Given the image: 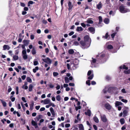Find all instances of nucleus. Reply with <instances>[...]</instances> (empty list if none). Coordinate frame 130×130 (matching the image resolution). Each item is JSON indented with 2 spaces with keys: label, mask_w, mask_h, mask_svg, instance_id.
<instances>
[{
  "label": "nucleus",
  "mask_w": 130,
  "mask_h": 130,
  "mask_svg": "<svg viewBox=\"0 0 130 130\" xmlns=\"http://www.w3.org/2000/svg\"><path fill=\"white\" fill-rule=\"evenodd\" d=\"M93 74H92L91 75L88 77V79H89L91 80L93 78Z\"/></svg>",
  "instance_id": "obj_40"
},
{
  "label": "nucleus",
  "mask_w": 130,
  "mask_h": 130,
  "mask_svg": "<svg viewBox=\"0 0 130 130\" xmlns=\"http://www.w3.org/2000/svg\"><path fill=\"white\" fill-rule=\"evenodd\" d=\"M119 68L120 69H122L123 68V69L127 70L128 69V68L126 67L125 65H123V66H121Z\"/></svg>",
  "instance_id": "obj_28"
},
{
  "label": "nucleus",
  "mask_w": 130,
  "mask_h": 130,
  "mask_svg": "<svg viewBox=\"0 0 130 130\" xmlns=\"http://www.w3.org/2000/svg\"><path fill=\"white\" fill-rule=\"evenodd\" d=\"M26 80L27 82L31 83L32 82V80L29 77H28L27 78Z\"/></svg>",
  "instance_id": "obj_38"
},
{
  "label": "nucleus",
  "mask_w": 130,
  "mask_h": 130,
  "mask_svg": "<svg viewBox=\"0 0 130 130\" xmlns=\"http://www.w3.org/2000/svg\"><path fill=\"white\" fill-rule=\"evenodd\" d=\"M83 27L85 28L86 27V25L84 23H82L80 24Z\"/></svg>",
  "instance_id": "obj_52"
},
{
  "label": "nucleus",
  "mask_w": 130,
  "mask_h": 130,
  "mask_svg": "<svg viewBox=\"0 0 130 130\" xmlns=\"http://www.w3.org/2000/svg\"><path fill=\"white\" fill-rule=\"evenodd\" d=\"M99 22V24H100L102 22V17L101 16H100L98 18Z\"/></svg>",
  "instance_id": "obj_37"
},
{
  "label": "nucleus",
  "mask_w": 130,
  "mask_h": 130,
  "mask_svg": "<svg viewBox=\"0 0 130 130\" xmlns=\"http://www.w3.org/2000/svg\"><path fill=\"white\" fill-rule=\"evenodd\" d=\"M42 60L44 62L50 65L52 63L51 60L48 57H47L45 59H42Z\"/></svg>",
  "instance_id": "obj_5"
},
{
  "label": "nucleus",
  "mask_w": 130,
  "mask_h": 130,
  "mask_svg": "<svg viewBox=\"0 0 130 130\" xmlns=\"http://www.w3.org/2000/svg\"><path fill=\"white\" fill-rule=\"evenodd\" d=\"M83 28L81 27H77L76 30L78 31H82Z\"/></svg>",
  "instance_id": "obj_29"
},
{
  "label": "nucleus",
  "mask_w": 130,
  "mask_h": 130,
  "mask_svg": "<svg viewBox=\"0 0 130 130\" xmlns=\"http://www.w3.org/2000/svg\"><path fill=\"white\" fill-rule=\"evenodd\" d=\"M20 5L21 6L23 7H24L25 6V4L23 3H21Z\"/></svg>",
  "instance_id": "obj_60"
},
{
  "label": "nucleus",
  "mask_w": 130,
  "mask_h": 130,
  "mask_svg": "<svg viewBox=\"0 0 130 130\" xmlns=\"http://www.w3.org/2000/svg\"><path fill=\"white\" fill-rule=\"evenodd\" d=\"M91 111L89 109L86 112H85V114L89 116H90L91 115Z\"/></svg>",
  "instance_id": "obj_19"
},
{
  "label": "nucleus",
  "mask_w": 130,
  "mask_h": 130,
  "mask_svg": "<svg viewBox=\"0 0 130 130\" xmlns=\"http://www.w3.org/2000/svg\"><path fill=\"white\" fill-rule=\"evenodd\" d=\"M117 34V33L116 32H115L113 34H112L111 35V37L113 39L114 38L115 36Z\"/></svg>",
  "instance_id": "obj_46"
},
{
  "label": "nucleus",
  "mask_w": 130,
  "mask_h": 130,
  "mask_svg": "<svg viewBox=\"0 0 130 130\" xmlns=\"http://www.w3.org/2000/svg\"><path fill=\"white\" fill-rule=\"evenodd\" d=\"M32 4V1H30L28 3V6L29 7H30V5Z\"/></svg>",
  "instance_id": "obj_45"
},
{
  "label": "nucleus",
  "mask_w": 130,
  "mask_h": 130,
  "mask_svg": "<svg viewBox=\"0 0 130 130\" xmlns=\"http://www.w3.org/2000/svg\"><path fill=\"white\" fill-rule=\"evenodd\" d=\"M22 88L26 90L28 88L27 86L25 85H23L22 87Z\"/></svg>",
  "instance_id": "obj_56"
},
{
  "label": "nucleus",
  "mask_w": 130,
  "mask_h": 130,
  "mask_svg": "<svg viewBox=\"0 0 130 130\" xmlns=\"http://www.w3.org/2000/svg\"><path fill=\"white\" fill-rule=\"evenodd\" d=\"M102 5L101 2H100L96 5L97 9L99 10L100 9L102 8Z\"/></svg>",
  "instance_id": "obj_14"
},
{
  "label": "nucleus",
  "mask_w": 130,
  "mask_h": 130,
  "mask_svg": "<svg viewBox=\"0 0 130 130\" xmlns=\"http://www.w3.org/2000/svg\"><path fill=\"white\" fill-rule=\"evenodd\" d=\"M68 6L69 7V10L70 11V10H71L72 7L73 5L72 4V3L70 2L69 1L68 2Z\"/></svg>",
  "instance_id": "obj_17"
},
{
  "label": "nucleus",
  "mask_w": 130,
  "mask_h": 130,
  "mask_svg": "<svg viewBox=\"0 0 130 130\" xmlns=\"http://www.w3.org/2000/svg\"><path fill=\"white\" fill-rule=\"evenodd\" d=\"M101 118L102 121L104 122H107V119L106 116L105 115H102L101 116Z\"/></svg>",
  "instance_id": "obj_7"
},
{
  "label": "nucleus",
  "mask_w": 130,
  "mask_h": 130,
  "mask_svg": "<svg viewBox=\"0 0 130 130\" xmlns=\"http://www.w3.org/2000/svg\"><path fill=\"white\" fill-rule=\"evenodd\" d=\"M0 101H1L2 103V104L3 106L4 107L6 106L7 105L5 101H3L2 100H0Z\"/></svg>",
  "instance_id": "obj_27"
},
{
  "label": "nucleus",
  "mask_w": 130,
  "mask_h": 130,
  "mask_svg": "<svg viewBox=\"0 0 130 130\" xmlns=\"http://www.w3.org/2000/svg\"><path fill=\"white\" fill-rule=\"evenodd\" d=\"M87 22V23L89 24H92L93 23V21L91 20L90 19H87V20L85 22Z\"/></svg>",
  "instance_id": "obj_20"
},
{
  "label": "nucleus",
  "mask_w": 130,
  "mask_h": 130,
  "mask_svg": "<svg viewBox=\"0 0 130 130\" xmlns=\"http://www.w3.org/2000/svg\"><path fill=\"white\" fill-rule=\"evenodd\" d=\"M26 77V75H23L21 76V78L23 80H24L25 79Z\"/></svg>",
  "instance_id": "obj_59"
},
{
  "label": "nucleus",
  "mask_w": 130,
  "mask_h": 130,
  "mask_svg": "<svg viewBox=\"0 0 130 130\" xmlns=\"http://www.w3.org/2000/svg\"><path fill=\"white\" fill-rule=\"evenodd\" d=\"M56 100L58 101H60L61 100V98L59 95H58L56 96Z\"/></svg>",
  "instance_id": "obj_33"
},
{
  "label": "nucleus",
  "mask_w": 130,
  "mask_h": 130,
  "mask_svg": "<svg viewBox=\"0 0 130 130\" xmlns=\"http://www.w3.org/2000/svg\"><path fill=\"white\" fill-rule=\"evenodd\" d=\"M49 104L50 105V106H52L53 107H55V106L54 105V104L53 103H49Z\"/></svg>",
  "instance_id": "obj_58"
},
{
  "label": "nucleus",
  "mask_w": 130,
  "mask_h": 130,
  "mask_svg": "<svg viewBox=\"0 0 130 130\" xmlns=\"http://www.w3.org/2000/svg\"><path fill=\"white\" fill-rule=\"evenodd\" d=\"M109 89L112 90L113 93L115 94H117L118 93V89L116 87H111L109 88Z\"/></svg>",
  "instance_id": "obj_6"
},
{
  "label": "nucleus",
  "mask_w": 130,
  "mask_h": 130,
  "mask_svg": "<svg viewBox=\"0 0 130 130\" xmlns=\"http://www.w3.org/2000/svg\"><path fill=\"white\" fill-rule=\"evenodd\" d=\"M120 121L121 124L123 125L124 123L125 122V120L124 118H122L120 120Z\"/></svg>",
  "instance_id": "obj_26"
},
{
  "label": "nucleus",
  "mask_w": 130,
  "mask_h": 130,
  "mask_svg": "<svg viewBox=\"0 0 130 130\" xmlns=\"http://www.w3.org/2000/svg\"><path fill=\"white\" fill-rule=\"evenodd\" d=\"M24 59H26L27 58V56L26 54L22 55Z\"/></svg>",
  "instance_id": "obj_47"
},
{
  "label": "nucleus",
  "mask_w": 130,
  "mask_h": 130,
  "mask_svg": "<svg viewBox=\"0 0 130 130\" xmlns=\"http://www.w3.org/2000/svg\"><path fill=\"white\" fill-rule=\"evenodd\" d=\"M115 107H117L119 106L122 105L123 103L120 102L116 101L115 102Z\"/></svg>",
  "instance_id": "obj_10"
},
{
  "label": "nucleus",
  "mask_w": 130,
  "mask_h": 130,
  "mask_svg": "<svg viewBox=\"0 0 130 130\" xmlns=\"http://www.w3.org/2000/svg\"><path fill=\"white\" fill-rule=\"evenodd\" d=\"M91 39L89 36L88 35L85 36L84 37V41L80 42V43L83 49L87 48L89 47L91 42Z\"/></svg>",
  "instance_id": "obj_1"
},
{
  "label": "nucleus",
  "mask_w": 130,
  "mask_h": 130,
  "mask_svg": "<svg viewBox=\"0 0 130 130\" xmlns=\"http://www.w3.org/2000/svg\"><path fill=\"white\" fill-rule=\"evenodd\" d=\"M53 75L54 77H56L59 75V74L57 72H54L53 73Z\"/></svg>",
  "instance_id": "obj_39"
},
{
  "label": "nucleus",
  "mask_w": 130,
  "mask_h": 130,
  "mask_svg": "<svg viewBox=\"0 0 130 130\" xmlns=\"http://www.w3.org/2000/svg\"><path fill=\"white\" fill-rule=\"evenodd\" d=\"M32 85L31 84L30 85L29 87V91H31L32 90Z\"/></svg>",
  "instance_id": "obj_43"
},
{
  "label": "nucleus",
  "mask_w": 130,
  "mask_h": 130,
  "mask_svg": "<svg viewBox=\"0 0 130 130\" xmlns=\"http://www.w3.org/2000/svg\"><path fill=\"white\" fill-rule=\"evenodd\" d=\"M104 106L105 107L107 110H110L111 108V106L108 103H106L105 104Z\"/></svg>",
  "instance_id": "obj_8"
},
{
  "label": "nucleus",
  "mask_w": 130,
  "mask_h": 130,
  "mask_svg": "<svg viewBox=\"0 0 130 130\" xmlns=\"http://www.w3.org/2000/svg\"><path fill=\"white\" fill-rule=\"evenodd\" d=\"M50 111L53 117L55 116V115L54 111L52 107H51L50 108Z\"/></svg>",
  "instance_id": "obj_16"
},
{
  "label": "nucleus",
  "mask_w": 130,
  "mask_h": 130,
  "mask_svg": "<svg viewBox=\"0 0 130 130\" xmlns=\"http://www.w3.org/2000/svg\"><path fill=\"white\" fill-rule=\"evenodd\" d=\"M8 91L9 92L11 91L12 90V88L10 87V86H8Z\"/></svg>",
  "instance_id": "obj_53"
},
{
  "label": "nucleus",
  "mask_w": 130,
  "mask_h": 130,
  "mask_svg": "<svg viewBox=\"0 0 130 130\" xmlns=\"http://www.w3.org/2000/svg\"><path fill=\"white\" fill-rule=\"evenodd\" d=\"M109 35H108V32L106 33L105 36H103L102 38L107 40H109Z\"/></svg>",
  "instance_id": "obj_11"
},
{
  "label": "nucleus",
  "mask_w": 130,
  "mask_h": 130,
  "mask_svg": "<svg viewBox=\"0 0 130 130\" xmlns=\"http://www.w3.org/2000/svg\"><path fill=\"white\" fill-rule=\"evenodd\" d=\"M22 55L26 54V50H23L22 51Z\"/></svg>",
  "instance_id": "obj_50"
},
{
  "label": "nucleus",
  "mask_w": 130,
  "mask_h": 130,
  "mask_svg": "<svg viewBox=\"0 0 130 130\" xmlns=\"http://www.w3.org/2000/svg\"><path fill=\"white\" fill-rule=\"evenodd\" d=\"M33 126H35V128H37L38 127V126L37 123L35 122L33 120Z\"/></svg>",
  "instance_id": "obj_42"
},
{
  "label": "nucleus",
  "mask_w": 130,
  "mask_h": 130,
  "mask_svg": "<svg viewBox=\"0 0 130 130\" xmlns=\"http://www.w3.org/2000/svg\"><path fill=\"white\" fill-rule=\"evenodd\" d=\"M107 43L106 44V45L107 46V48L108 49H112L113 48V47L111 45H107Z\"/></svg>",
  "instance_id": "obj_21"
},
{
  "label": "nucleus",
  "mask_w": 130,
  "mask_h": 130,
  "mask_svg": "<svg viewBox=\"0 0 130 130\" xmlns=\"http://www.w3.org/2000/svg\"><path fill=\"white\" fill-rule=\"evenodd\" d=\"M89 30L92 34H94L95 32V29L92 27H90L88 28Z\"/></svg>",
  "instance_id": "obj_9"
},
{
  "label": "nucleus",
  "mask_w": 130,
  "mask_h": 130,
  "mask_svg": "<svg viewBox=\"0 0 130 130\" xmlns=\"http://www.w3.org/2000/svg\"><path fill=\"white\" fill-rule=\"evenodd\" d=\"M79 63V61L76 58L74 59L73 60V63L74 64V67L76 69L78 67Z\"/></svg>",
  "instance_id": "obj_4"
},
{
  "label": "nucleus",
  "mask_w": 130,
  "mask_h": 130,
  "mask_svg": "<svg viewBox=\"0 0 130 130\" xmlns=\"http://www.w3.org/2000/svg\"><path fill=\"white\" fill-rule=\"evenodd\" d=\"M104 22L105 23L107 24L109 23V20L108 18H105L104 20Z\"/></svg>",
  "instance_id": "obj_22"
},
{
  "label": "nucleus",
  "mask_w": 130,
  "mask_h": 130,
  "mask_svg": "<svg viewBox=\"0 0 130 130\" xmlns=\"http://www.w3.org/2000/svg\"><path fill=\"white\" fill-rule=\"evenodd\" d=\"M128 111L127 110H125L123 111V117H125L127 116L128 114Z\"/></svg>",
  "instance_id": "obj_15"
},
{
  "label": "nucleus",
  "mask_w": 130,
  "mask_h": 130,
  "mask_svg": "<svg viewBox=\"0 0 130 130\" xmlns=\"http://www.w3.org/2000/svg\"><path fill=\"white\" fill-rule=\"evenodd\" d=\"M90 80H88L86 81V83L88 85V86H90Z\"/></svg>",
  "instance_id": "obj_49"
},
{
  "label": "nucleus",
  "mask_w": 130,
  "mask_h": 130,
  "mask_svg": "<svg viewBox=\"0 0 130 130\" xmlns=\"http://www.w3.org/2000/svg\"><path fill=\"white\" fill-rule=\"evenodd\" d=\"M120 11L122 13H124L126 12L130 11V10L128 9L125 8L124 7L123 5H121L119 7Z\"/></svg>",
  "instance_id": "obj_3"
},
{
  "label": "nucleus",
  "mask_w": 130,
  "mask_h": 130,
  "mask_svg": "<svg viewBox=\"0 0 130 130\" xmlns=\"http://www.w3.org/2000/svg\"><path fill=\"white\" fill-rule=\"evenodd\" d=\"M92 73V71L91 70H89L87 73V75L88 76L90 75Z\"/></svg>",
  "instance_id": "obj_57"
},
{
  "label": "nucleus",
  "mask_w": 130,
  "mask_h": 130,
  "mask_svg": "<svg viewBox=\"0 0 130 130\" xmlns=\"http://www.w3.org/2000/svg\"><path fill=\"white\" fill-rule=\"evenodd\" d=\"M121 101L125 103H127V100L126 99H122L121 100Z\"/></svg>",
  "instance_id": "obj_48"
},
{
  "label": "nucleus",
  "mask_w": 130,
  "mask_h": 130,
  "mask_svg": "<svg viewBox=\"0 0 130 130\" xmlns=\"http://www.w3.org/2000/svg\"><path fill=\"white\" fill-rule=\"evenodd\" d=\"M106 78L107 80H109L111 79V77L109 76H107L106 77Z\"/></svg>",
  "instance_id": "obj_63"
},
{
  "label": "nucleus",
  "mask_w": 130,
  "mask_h": 130,
  "mask_svg": "<svg viewBox=\"0 0 130 130\" xmlns=\"http://www.w3.org/2000/svg\"><path fill=\"white\" fill-rule=\"evenodd\" d=\"M74 53V51L73 49H70L68 51V53L70 54H73Z\"/></svg>",
  "instance_id": "obj_23"
},
{
  "label": "nucleus",
  "mask_w": 130,
  "mask_h": 130,
  "mask_svg": "<svg viewBox=\"0 0 130 130\" xmlns=\"http://www.w3.org/2000/svg\"><path fill=\"white\" fill-rule=\"evenodd\" d=\"M109 88H108V87L107 86H106L105 87V88L103 89V91L104 93H105L106 92L107 90H108V91H109V90H110V89H109Z\"/></svg>",
  "instance_id": "obj_24"
},
{
  "label": "nucleus",
  "mask_w": 130,
  "mask_h": 130,
  "mask_svg": "<svg viewBox=\"0 0 130 130\" xmlns=\"http://www.w3.org/2000/svg\"><path fill=\"white\" fill-rule=\"evenodd\" d=\"M64 80L66 83H68L69 82V78L67 77H64Z\"/></svg>",
  "instance_id": "obj_34"
},
{
  "label": "nucleus",
  "mask_w": 130,
  "mask_h": 130,
  "mask_svg": "<svg viewBox=\"0 0 130 130\" xmlns=\"http://www.w3.org/2000/svg\"><path fill=\"white\" fill-rule=\"evenodd\" d=\"M92 60L91 61V64L92 65H94V64L97 61L98 62L97 60V59H96V60L95 59H93V58H92Z\"/></svg>",
  "instance_id": "obj_25"
},
{
  "label": "nucleus",
  "mask_w": 130,
  "mask_h": 130,
  "mask_svg": "<svg viewBox=\"0 0 130 130\" xmlns=\"http://www.w3.org/2000/svg\"><path fill=\"white\" fill-rule=\"evenodd\" d=\"M93 120L96 123L99 122V120L98 118L96 117H94L93 118Z\"/></svg>",
  "instance_id": "obj_31"
},
{
  "label": "nucleus",
  "mask_w": 130,
  "mask_h": 130,
  "mask_svg": "<svg viewBox=\"0 0 130 130\" xmlns=\"http://www.w3.org/2000/svg\"><path fill=\"white\" fill-rule=\"evenodd\" d=\"M67 69L69 70L70 69V65L69 63H67Z\"/></svg>",
  "instance_id": "obj_51"
},
{
  "label": "nucleus",
  "mask_w": 130,
  "mask_h": 130,
  "mask_svg": "<svg viewBox=\"0 0 130 130\" xmlns=\"http://www.w3.org/2000/svg\"><path fill=\"white\" fill-rule=\"evenodd\" d=\"M10 47L9 46L7 45H4L3 46V50H9L10 49Z\"/></svg>",
  "instance_id": "obj_13"
},
{
  "label": "nucleus",
  "mask_w": 130,
  "mask_h": 130,
  "mask_svg": "<svg viewBox=\"0 0 130 130\" xmlns=\"http://www.w3.org/2000/svg\"><path fill=\"white\" fill-rule=\"evenodd\" d=\"M17 108L18 109H20L21 108V106L20 104H17Z\"/></svg>",
  "instance_id": "obj_64"
},
{
  "label": "nucleus",
  "mask_w": 130,
  "mask_h": 130,
  "mask_svg": "<svg viewBox=\"0 0 130 130\" xmlns=\"http://www.w3.org/2000/svg\"><path fill=\"white\" fill-rule=\"evenodd\" d=\"M79 128L80 130H84V127L83 124H80L79 125Z\"/></svg>",
  "instance_id": "obj_30"
},
{
  "label": "nucleus",
  "mask_w": 130,
  "mask_h": 130,
  "mask_svg": "<svg viewBox=\"0 0 130 130\" xmlns=\"http://www.w3.org/2000/svg\"><path fill=\"white\" fill-rule=\"evenodd\" d=\"M22 100L24 102L26 103V100L25 98L24 97H22Z\"/></svg>",
  "instance_id": "obj_61"
},
{
  "label": "nucleus",
  "mask_w": 130,
  "mask_h": 130,
  "mask_svg": "<svg viewBox=\"0 0 130 130\" xmlns=\"http://www.w3.org/2000/svg\"><path fill=\"white\" fill-rule=\"evenodd\" d=\"M109 14L110 15L112 14L113 16L115 14L112 11H110L109 12Z\"/></svg>",
  "instance_id": "obj_54"
},
{
  "label": "nucleus",
  "mask_w": 130,
  "mask_h": 130,
  "mask_svg": "<svg viewBox=\"0 0 130 130\" xmlns=\"http://www.w3.org/2000/svg\"><path fill=\"white\" fill-rule=\"evenodd\" d=\"M39 64L38 61L36 60V59H35L34 62V64L35 66H36Z\"/></svg>",
  "instance_id": "obj_41"
},
{
  "label": "nucleus",
  "mask_w": 130,
  "mask_h": 130,
  "mask_svg": "<svg viewBox=\"0 0 130 130\" xmlns=\"http://www.w3.org/2000/svg\"><path fill=\"white\" fill-rule=\"evenodd\" d=\"M50 100L49 98H47L46 99L44 100V101L43 103L45 104H47L50 103Z\"/></svg>",
  "instance_id": "obj_12"
},
{
  "label": "nucleus",
  "mask_w": 130,
  "mask_h": 130,
  "mask_svg": "<svg viewBox=\"0 0 130 130\" xmlns=\"http://www.w3.org/2000/svg\"><path fill=\"white\" fill-rule=\"evenodd\" d=\"M39 70V67L38 66H36L35 67V68L33 69V72L36 73L37 71Z\"/></svg>",
  "instance_id": "obj_35"
},
{
  "label": "nucleus",
  "mask_w": 130,
  "mask_h": 130,
  "mask_svg": "<svg viewBox=\"0 0 130 130\" xmlns=\"http://www.w3.org/2000/svg\"><path fill=\"white\" fill-rule=\"evenodd\" d=\"M25 46H26L24 45H22V46L23 50H26V49L25 48Z\"/></svg>",
  "instance_id": "obj_62"
},
{
  "label": "nucleus",
  "mask_w": 130,
  "mask_h": 130,
  "mask_svg": "<svg viewBox=\"0 0 130 130\" xmlns=\"http://www.w3.org/2000/svg\"><path fill=\"white\" fill-rule=\"evenodd\" d=\"M81 109V107L80 106H78L76 107L75 108V109L77 111L78 110L80 109Z\"/></svg>",
  "instance_id": "obj_55"
},
{
  "label": "nucleus",
  "mask_w": 130,
  "mask_h": 130,
  "mask_svg": "<svg viewBox=\"0 0 130 130\" xmlns=\"http://www.w3.org/2000/svg\"><path fill=\"white\" fill-rule=\"evenodd\" d=\"M124 72L126 74H128L130 73V69H129L127 71H124Z\"/></svg>",
  "instance_id": "obj_44"
},
{
  "label": "nucleus",
  "mask_w": 130,
  "mask_h": 130,
  "mask_svg": "<svg viewBox=\"0 0 130 130\" xmlns=\"http://www.w3.org/2000/svg\"><path fill=\"white\" fill-rule=\"evenodd\" d=\"M97 61L99 63H103L105 62L107 60L105 54L104 53H101L98 54L96 57Z\"/></svg>",
  "instance_id": "obj_2"
},
{
  "label": "nucleus",
  "mask_w": 130,
  "mask_h": 130,
  "mask_svg": "<svg viewBox=\"0 0 130 130\" xmlns=\"http://www.w3.org/2000/svg\"><path fill=\"white\" fill-rule=\"evenodd\" d=\"M13 58L15 60H17L18 59L19 57L18 56L14 55L13 56Z\"/></svg>",
  "instance_id": "obj_36"
},
{
  "label": "nucleus",
  "mask_w": 130,
  "mask_h": 130,
  "mask_svg": "<svg viewBox=\"0 0 130 130\" xmlns=\"http://www.w3.org/2000/svg\"><path fill=\"white\" fill-rule=\"evenodd\" d=\"M23 42L24 44V45L27 46L29 43V40H23Z\"/></svg>",
  "instance_id": "obj_18"
},
{
  "label": "nucleus",
  "mask_w": 130,
  "mask_h": 130,
  "mask_svg": "<svg viewBox=\"0 0 130 130\" xmlns=\"http://www.w3.org/2000/svg\"><path fill=\"white\" fill-rule=\"evenodd\" d=\"M41 115H39L38 116H37L34 119L36 121H38L41 118Z\"/></svg>",
  "instance_id": "obj_32"
}]
</instances>
